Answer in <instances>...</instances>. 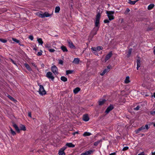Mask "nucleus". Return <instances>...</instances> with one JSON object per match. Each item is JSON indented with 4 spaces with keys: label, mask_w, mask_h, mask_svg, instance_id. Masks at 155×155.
Returning <instances> with one entry per match:
<instances>
[{
    "label": "nucleus",
    "mask_w": 155,
    "mask_h": 155,
    "mask_svg": "<svg viewBox=\"0 0 155 155\" xmlns=\"http://www.w3.org/2000/svg\"><path fill=\"white\" fill-rule=\"evenodd\" d=\"M106 13L109 19V20L111 21L114 19V11H106Z\"/></svg>",
    "instance_id": "f257e3e1"
},
{
    "label": "nucleus",
    "mask_w": 155,
    "mask_h": 155,
    "mask_svg": "<svg viewBox=\"0 0 155 155\" xmlns=\"http://www.w3.org/2000/svg\"><path fill=\"white\" fill-rule=\"evenodd\" d=\"M39 89L38 92L40 95H45L46 94V91L44 89L43 86L41 85H40Z\"/></svg>",
    "instance_id": "f03ea898"
},
{
    "label": "nucleus",
    "mask_w": 155,
    "mask_h": 155,
    "mask_svg": "<svg viewBox=\"0 0 155 155\" xmlns=\"http://www.w3.org/2000/svg\"><path fill=\"white\" fill-rule=\"evenodd\" d=\"M37 15L40 17L42 18H44L45 17H49L51 15L46 12H45L42 14L39 13L38 12L37 13Z\"/></svg>",
    "instance_id": "7ed1b4c3"
},
{
    "label": "nucleus",
    "mask_w": 155,
    "mask_h": 155,
    "mask_svg": "<svg viewBox=\"0 0 155 155\" xmlns=\"http://www.w3.org/2000/svg\"><path fill=\"white\" fill-rule=\"evenodd\" d=\"M51 70L52 72L55 75L58 74V69L57 67L55 65L51 66Z\"/></svg>",
    "instance_id": "20e7f679"
},
{
    "label": "nucleus",
    "mask_w": 155,
    "mask_h": 155,
    "mask_svg": "<svg viewBox=\"0 0 155 155\" xmlns=\"http://www.w3.org/2000/svg\"><path fill=\"white\" fill-rule=\"evenodd\" d=\"M100 17L101 15L99 13H98L96 16V21L95 22V26L98 27Z\"/></svg>",
    "instance_id": "39448f33"
},
{
    "label": "nucleus",
    "mask_w": 155,
    "mask_h": 155,
    "mask_svg": "<svg viewBox=\"0 0 155 155\" xmlns=\"http://www.w3.org/2000/svg\"><path fill=\"white\" fill-rule=\"evenodd\" d=\"M46 76L48 79H51L52 81H54V77L53 76V74L51 72L49 71L47 72Z\"/></svg>",
    "instance_id": "423d86ee"
},
{
    "label": "nucleus",
    "mask_w": 155,
    "mask_h": 155,
    "mask_svg": "<svg viewBox=\"0 0 155 155\" xmlns=\"http://www.w3.org/2000/svg\"><path fill=\"white\" fill-rule=\"evenodd\" d=\"M66 148L67 147L66 146H64L61 148L59 151V155H65V153L64 151Z\"/></svg>",
    "instance_id": "0eeeda50"
},
{
    "label": "nucleus",
    "mask_w": 155,
    "mask_h": 155,
    "mask_svg": "<svg viewBox=\"0 0 155 155\" xmlns=\"http://www.w3.org/2000/svg\"><path fill=\"white\" fill-rule=\"evenodd\" d=\"M114 106L113 105L110 104L108 107L105 110V112L107 114L109 113L110 111L111 110L114 109Z\"/></svg>",
    "instance_id": "6e6552de"
},
{
    "label": "nucleus",
    "mask_w": 155,
    "mask_h": 155,
    "mask_svg": "<svg viewBox=\"0 0 155 155\" xmlns=\"http://www.w3.org/2000/svg\"><path fill=\"white\" fill-rule=\"evenodd\" d=\"M110 69V67L109 66H107V68L104 69L103 71L100 74L101 76H103L106 73L108 72L109 71Z\"/></svg>",
    "instance_id": "1a4fd4ad"
},
{
    "label": "nucleus",
    "mask_w": 155,
    "mask_h": 155,
    "mask_svg": "<svg viewBox=\"0 0 155 155\" xmlns=\"http://www.w3.org/2000/svg\"><path fill=\"white\" fill-rule=\"evenodd\" d=\"M94 151V150H89L84 153H82L81 155H90Z\"/></svg>",
    "instance_id": "9d476101"
},
{
    "label": "nucleus",
    "mask_w": 155,
    "mask_h": 155,
    "mask_svg": "<svg viewBox=\"0 0 155 155\" xmlns=\"http://www.w3.org/2000/svg\"><path fill=\"white\" fill-rule=\"evenodd\" d=\"M112 53L111 51H110L109 52V53L107 54L105 57V61H106L108 59H109L112 56Z\"/></svg>",
    "instance_id": "9b49d317"
},
{
    "label": "nucleus",
    "mask_w": 155,
    "mask_h": 155,
    "mask_svg": "<svg viewBox=\"0 0 155 155\" xmlns=\"http://www.w3.org/2000/svg\"><path fill=\"white\" fill-rule=\"evenodd\" d=\"M89 120V118L87 114H85L83 115V120L85 121H87Z\"/></svg>",
    "instance_id": "f8f14e48"
},
{
    "label": "nucleus",
    "mask_w": 155,
    "mask_h": 155,
    "mask_svg": "<svg viewBox=\"0 0 155 155\" xmlns=\"http://www.w3.org/2000/svg\"><path fill=\"white\" fill-rule=\"evenodd\" d=\"M68 43L69 45V47L71 48L75 49V47L73 43L71 41H68Z\"/></svg>",
    "instance_id": "ddd939ff"
},
{
    "label": "nucleus",
    "mask_w": 155,
    "mask_h": 155,
    "mask_svg": "<svg viewBox=\"0 0 155 155\" xmlns=\"http://www.w3.org/2000/svg\"><path fill=\"white\" fill-rule=\"evenodd\" d=\"M91 49L92 52L95 55H98V53L97 51L96 50L95 47L92 48Z\"/></svg>",
    "instance_id": "4468645a"
},
{
    "label": "nucleus",
    "mask_w": 155,
    "mask_h": 155,
    "mask_svg": "<svg viewBox=\"0 0 155 155\" xmlns=\"http://www.w3.org/2000/svg\"><path fill=\"white\" fill-rule=\"evenodd\" d=\"M80 60L78 58H74V60L72 62L73 63L75 64H78L79 63Z\"/></svg>",
    "instance_id": "2eb2a0df"
},
{
    "label": "nucleus",
    "mask_w": 155,
    "mask_h": 155,
    "mask_svg": "<svg viewBox=\"0 0 155 155\" xmlns=\"http://www.w3.org/2000/svg\"><path fill=\"white\" fill-rule=\"evenodd\" d=\"M25 66L27 68V69L29 71H32V69L29 65L27 63H25L24 64Z\"/></svg>",
    "instance_id": "dca6fc26"
},
{
    "label": "nucleus",
    "mask_w": 155,
    "mask_h": 155,
    "mask_svg": "<svg viewBox=\"0 0 155 155\" xmlns=\"http://www.w3.org/2000/svg\"><path fill=\"white\" fill-rule=\"evenodd\" d=\"M13 126L15 128L17 132L18 133L20 132V129L16 124H14L13 125Z\"/></svg>",
    "instance_id": "f3484780"
},
{
    "label": "nucleus",
    "mask_w": 155,
    "mask_h": 155,
    "mask_svg": "<svg viewBox=\"0 0 155 155\" xmlns=\"http://www.w3.org/2000/svg\"><path fill=\"white\" fill-rule=\"evenodd\" d=\"M65 146L70 147H75L74 145L72 143H67Z\"/></svg>",
    "instance_id": "a211bd4d"
},
{
    "label": "nucleus",
    "mask_w": 155,
    "mask_h": 155,
    "mask_svg": "<svg viewBox=\"0 0 155 155\" xmlns=\"http://www.w3.org/2000/svg\"><path fill=\"white\" fill-rule=\"evenodd\" d=\"M132 48H130L129 49L128 53L127 54V58H129L132 52Z\"/></svg>",
    "instance_id": "6ab92c4d"
},
{
    "label": "nucleus",
    "mask_w": 155,
    "mask_h": 155,
    "mask_svg": "<svg viewBox=\"0 0 155 155\" xmlns=\"http://www.w3.org/2000/svg\"><path fill=\"white\" fill-rule=\"evenodd\" d=\"M80 89L79 87H77L74 89L73 90L74 93L75 94H77L80 91Z\"/></svg>",
    "instance_id": "aec40b11"
},
{
    "label": "nucleus",
    "mask_w": 155,
    "mask_h": 155,
    "mask_svg": "<svg viewBox=\"0 0 155 155\" xmlns=\"http://www.w3.org/2000/svg\"><path fill=\"white\" fill-rule=\"evenodd\" d=\"M61 48L64 52H67L68 51L66 47L64 45L62 46Z\"/></svg>",
    "instance_id": "412c9836"
},
{
    "label": "nucleus",
    "mask_w": 155,
    "mask_h": 155,
    "mask_svg": "<svg viewBox=\"0 0 155 155\" xmlns=\"http://www.w3.org/2000/svg\"><path fill=\"white\" fill-rule=\"evenodd\" d=\"M154 5L153 4H151L148 5L147 9L148 10H150L154 7Z\"/></svg>",
    "instance_id": "4be33fe9"
},
{
    "label": "nucleus",
    "mask_w": 155,
    "mask_h": 155,
    "mask_svg": "<svg viewBox=\"0 0 155 155\" xmlns=\"http://www.w3.org/2000/svg\"><path fill=\"white\" fill-rule=\"evenodd\" d=\"M7 97L11 101L15 102L17 101L16 100H15L13 97H12L10 95H7Z\"/></svg>",
    "instance_id": "5701e85b"
},
{
    "label": "nucleus",
    "mask_w": 155,
    "mask_h": 155,
    "mask_svg": "<svg viewBox=\"0 0 155 155\" xmlns=\"http://www.w3.org/2000/svg\"><path fill=\"white\" fill-rule=\"evenodd\" d=\"M106 101L105 99H103L101 100H100L99 101V105H103Z\"/></svg>",
    "instance_id": "b1692460"
},
{
    "label": "nucleus",
    "mask_w": 155,
    "mask_h": 155,
    "mask_svg": "<svg viewBox=\"0 0 155 155\" xmlns=\"http://www.w3.org/2000/svg\"><path fill=\"white\" fill-rule=\"evenodd\" d=\"M124 82L126 84L129 83L130 82V81L129 80V76H127L126 77V78L124 80Z\"/></svg>",
    "instance_id": "393cba45"
},
{
    "label": "nucleus",
    "mask_w": 155,
    "mask_h": 155,
    "mask_svg": "<svg viewBox=\"0 0 155 155\" xmlns=\"http://www.w3.org/2000/svg\"><path fill=\"white\" fill-rule=\"evenodd\" d=\"M91 135V134L90 133L86 132H85L84 134H83V135L84 136L86 137L87 136H89Z\"/></svg>",
    "instance_id": "a878e982"
},
{
    "label": "nucleus",
    "mask_w": 155,
    "mask_h": 155,
    "mask_svg": "<svg viewBox=\"0 0 155 155\" xmlns=\"http://www.w3.org/2000/svg\"><path fill=\"white\" fill-rule=\"evenodd\" d=\"M102 141V140H100L97 141L95 142L94 143V145L95 146H97L98 144L100 142Z\"/></svg>",
    "instance_id": "bb28decb"
},
{
    "label": "nucleus",
    "mask_w": 155,
    "mask_h": 155,
    "mask_svg": "<svg viewBox=\"0 0 155 155\" xmlns=\"http://www.w3.org/2000/svg\"><path fill=\"white\" fill-rule=\"evenodd\" d=\"M74 71L72 70H67L66 71V74L68 75L69 74H71Z\"/></svg>",
    "instance_id": "cd10ccee"
},
{
    "label": "nucleus",
    "mask_w": 155,
    "mask_h": 155,
    "mask_svg": "<svg viewBox=\"0 0 155 155\" xmlns=\"http://www.w3.org/2000/svg\"><path fill=\"white\" fill-rule=\"evenodd\" d=\"M37 41L38 43H39L41 45H42L43 43L42 39L41 38H38Z\"/></svg>",
    "instance_id": "c85d7f7f"
},
{
    "label": "nucleus",
    "mask_w": 155,
    "mask_h": 155,
    "mask_svg": "<svg viewBox=\"0 0 155 155\" xmlns=\"http://www.w3.org/2000/svg\"><path fill=\"white\" fill-rule=\"evenodd\" d=\"M128 3L130 5H134L135 3H136V1H132L131 0H129Z\"/></svg>",
    "instance_id": "c756f323"
},
{
    "label": "nucleus",
    "mask_w": 155,
    "mask_h": 155,
    "mask_svg": "<svg viewBox=\"0 0 155 155\" xmlns=\"http://www.w3.org/2000/svg\"><path fill=\"white\" fill-rule=\"evenodd\" d=\"M61 79L64 82L66 81H67V78L64 76H61Z\"/></svg>",
    "instance_id": "7c9ffc66"
},
{
    "label": "nucleus",
    "mask_w": 155,
    "mask_h": 155,
    "mask_svg": "<svg viewBox=\"0 0 155 155\" xmlns=\"http://www.w3.org/2000/svg\"><path fill=\"white\" fill-rule=\"evenodd\" d=\"M20 130H21L24 131H25L26 130L25 127L24 125H21L20 127Z\"/></svg>",
    "instance_id": "2f4dec72"
},
{
    "label": "nucleus",
    "mask_w": 155,
    "mask_h": 155,
    "mask_svg": "<svg viewBox=\"0 0 155 155\" xmlns=\"http://www.w3.org/2000/svg\"><path fill=\"white\" fill-rule=\"evenodd\" d=\"M60 10V8L59 6H57L55 8V12L58 13Z\"/></svg>",
    "instance_id": "473e14b6"
},
{
    "label": "nucleus",
    "mask_w": 155,
    "mask_h": 155,
    "mask_svg": "<svg viewBox=\"0 0 155 155\" xmlns=\"http://www.w3.org/2000/svg\"><path fill=\"white\" fill-rule=\"evenodd\" d=\"M10 130L11 134H12L13 135H14L16 134L14 130H13L11 127H10Z\"/></svg>",
    "instance_id": "72a5a7b5"
},
{
    "label": "nucleus",
    "mask_w": 155,
    "mask_h": 155,
    "mask_svg": "<svg viewBox=\"0 0 155 155\" xmlns=\"http://www.w3.org/2000/svg\"><path fill=\"white\" fill-rule=\"evenodd\" d=\"M137 66H140V59H137Z\"/></svg>",
    "instance_id": "f704fd0d"
},
{
    "label": "nucleus",
    "mask_w": 155,
    "mask_h": 155,
    "mask_svg": "<svg viewBox=\"0 0 155 155\" xmlns=\"http://www.w3.org/2000/svg\"><path fill=\"white\" fill-rule=\"evenodd\" d=\"M12 40L13 41L15 42L18 43H19V41L18 39H17L16 38H12Z\"/></svg>",
    "instance_id": "c9c22d12"
},
{
    "label": "nucleus",
    "mask_w": 155,
    "mask_h": 155,
    "mask_svg": "<svg viewBox=\"0 0 155 155\" xmlns=\"http://www.w3.org/2000/svg\"><path fill=\"white\" fill-rule=\"evenodd\" d=\"M103 48L102 46H99L97 47V48H96V50L98 51H99L101 50H102Z\"/></svg>",
    "instance_id": "e433bc0d"
},
{
    "label": "nucleus",
    "mask_w": 155,
    "mask_h": 155,
    "mask_svg": "<svg viewBox=\"0 0 155 155\" xmlns=\"http://www.w3.org/2000/svg\"><path fill=\"white\" fill-rule=\"evenodd\" d=\"M145 129V127H144V126H143L139 128V130L142 131Z\"/></svg>",
    "instance_id": "4c0bfd02"
},
{
    "label": "nucleus",
    "mask_w": 155,
    "mask_h": 155,
    "mask_svg": "<svg viewBox=\"0 0 155 155\" xmlns=\"http://www.w3.org/2000/svg\"><path fill=\"white\" fill-rule=\"evenodd\" d=\"M0 41L2 42L5 43L7 41V40L5 39L0 38Z\"/></svg>",
    "instance_id": "58836bf2"
},
{
    "label": "nucleus",
    "mask_w": 155,
    "mask_h": 155,
    "mask_svg": "<svg viewBox=\"0 0 155 155\" xmlns=\"http://www.w3.org/2000/svg\"><path fill=\"white\" fill-rule=\"evenodd\" d=\"M130 11V10L128 8H127L124 12V14L125 15L127 14Z\"/></svg>",
    "instance_id": "ea45409f"
},
{
    "label": "nucleus",
    "mask_w": 155,
    "mask_h": 155,
    "mask_svg": "<svg viewBox=\"0 0 155 155\" xmlns=\"http://www.w3.org/2000/svg\"><path fill=\"white\" fill-rule=\"evenodd\" d=\"M140 107L139 105H138L136 107L134 108V110H139Z\"/></svg>",
    "instance_id": "a19ab883"
},
{
    "label": "nucleus",
    "mask_w": 155,
    "mask_h": 155,
    "mask_svg": "<svg viewBox=\"0 0 155 155\" xmlns=\"http://www.w3.org/2000/svg\"><path fill=\"white\" fill-rule=\"evenodd\" d=\"M42 51L41 50L40 51L38 52L37 54V55L38 56H40L42 55Z\"/></svg>",
    "instance_id": "79ce46f5"
},
{
    "label": "nucleus",
    "mask_w": 155,
    "mask_h": 155,
    "mask_svg": "<svg viewBox=\"0 0 155 155\" xmlns=\"http://www.w3.org/2000/svg\"><path fill=\"white\" fill-rule=\"evenodd\" d=\"M129 149V147H124L122 149V150L124 151H126L128 150Z\"/></svg>",
    "instance_id": "37998d69"
},
{
    "label": "nucleus",
    "mask_w": 155,
    "mask_h": 155,
    "mask_svg": "<svg viewBox=\"0 0 155 155\" xmlns=\"http://www.w3.org/2000/svg\"><path fill=\"white\" fill-rule=\"evenodd\" d=\"M48 50L51 52H53L55 51V50L53 49L49 48L48 49Z\"/></svg>",
    "instance_id": "c03bdc74"
},
{
    "label": "nucleus",
    "mask_w": 155,
    "mask_h": 155,
    "mask_svg": "<svg viewBox=\"0 0 155 155\" xmlns=\"http://www.w3.org/2000/svg\"><path fill=\"white\" fill-rule=\"evenodd\" d=\"M28 38L30 39L31 41L33 40L34 39L32 35L29 36Z\"/></svg>",
    "instance_id": "a18cd8bd"
},
{
    "label": "nucleus",
    "mask_w": 155,
    "mask_h": 155,
    "mask_svg": "<svg viewBox=\"0 0 155 155\" xmlns=\"http://www.w3.org/2000/svg\"><path fill=\"white\" fill-rule=\"evenodd\" d=\"M63 62L62 60H59L58 63L59 64H61V65H63Z\"/></svg>",
    "instance_id": "49530a36"
},
{
    "label": "nucleus",
    "mask_w": 155,
    "mask_h": 155,
    "mask_svg": "<svg viewBox=\"0 0 155 155\" xmlns=\"http://www.w3.org/2000/svg\"><path fill=\"white\" fill-rule=\"evenodd\" d=\"M109 19L108 20L107 19H105V20H104V22L105 23H108L109 22Z\"/></svg>",
    "instance_id": "de8ad7c7"
},
{
    "label": "nucleus",
    "mask_w": 155,
    "mask_h": 155,
    "mask_svg": "<svg viewBox=\"0 0 155 155\" xmlns=\"http://www.w3.org/2000/svg\"><path fill=\"white\" fill-rule=\"evenodd\" d=\"M11 61L14 64H15L16 65H17V64H16V63L13 59H11Z\"/></svg>",
    "instance_id": "09e8293b"
},
{
    "label": "nucleus",
    "mask_w": 155,
    "mask_h": 155,
    "mask_svg": "<svg viewBox=\"0 0 155 155\" xmlns=\"http://www.w3.org/2000/svg\"><path fill=\"white\" fill-rule=\"evenodd\" d=\"M144 127H145V129L147 130H148L149 129V127L147 124H146Z\"/></svg>",
    "instance_id": "8fccbe9b"
},
{
    "label": "nucleus",
    "mask_w": 155,
    "mask_h": 155,
    "mask_svg": "<svg viewBox=\"0 0 155 155\" xmlns=\"http://www.w3.org/2000/svg\"><path fill=\"white\" fill-rule=\"evenodd\" d=\"M150 113L151 114H155V110L154 111H152L150 112Z\"/></svg>",
    "instance_id": "3c124183"
},
{
    "label": "nucleus",
    "mask_w": 155,
    "mask_h": 155,
    "mask_svg": "<svg viewBox=\"0 0 155 155\" xmlns=\"http://www.w3.org/2000/svg\"><path fill=\"white\" fill-rule=\"evenodd\" d=\"M78 134V132L76 131V132H75L73 133H72V134L74 135L75 134Z\"/></svg>",
    "instance_id": "603ef678"
},
{
    "label": "nucleus",
    "mask_w": 155,
    "mask_h": 155,
    "mask_svg": "<svg viewBox=\"0 0 155 155\" xmlns=\"http://www.w3.org/2000/svg\"><path fill=\"white\" fill-rule=\"evenodd\" d=\"M28 116L30 117H31V112H28Z\"/></svg>",
    "instance_id": "864d4df0"
},
{
    "label": "nucleus",
    "mask_w": 155,
    "mask_h": 155,
    "mask_svg": "<svg viewBox=\"0 0 155 155\" xmlns=\"http://www.w3.org/2000/svg\"><path fill=\"white\" fill-rule=\"evenodd\" d=\"M138 155H144V152H142L140 153Z\"/></svg>",
    "instance_id": "5fc2aeb1"
},
{
    "label": "nucleus",
    "mask_w": 155,
    "mask_h": 155,
    "mask_svg": "<svg viewBox=\"0 0 155 155\" xmlns=\"http://www.w3.org/2000/svg\"><path fill=\"white\" fill-rule=\"evenodd\" d=\"M116 154L115 153H112L111 154H110L109 155H115Z\"/></svg>",
    "instance_id": "6e6d98bb"
},
{
    "label": "nucleus",
    "mask_w": 155,
    "mask_h": 155,
    "mask_svg": "<svg viewBox=\"0 0 155 155\" xmlns=\"http://www.w3.org/2000/svg\"><path fill=\"white\" fill-rule=\"evenodd\" d=\"M140 131V130H139V128L136 131V132L137 134L139 133V131Z\"/></svg>",
    "instance_id": "4d7b16f0"
},
{
    "label": "nucleus",
    "mask_w": 155,
    "mask_h": 155,
    "mask_svg": "<svg viewBox=\"0 0 155 155\" xmlns=\"http://www.w3.org/2000/svg\"><path fill=\"white\" fill-rule=\"evenodd\" d=\"M32 65L35 67H36L35 64L34 63H32Z\"/></svg>",
    "instance_id": "13d9d810"
},
{
    "label": "nucleus",
    "mask_w": 155,
    "mask_h": 155,
    "mask_svg": "<svg viewBox=\"0 0 155 155\" xmlns=\"http://www.w3.org/2000/svg\"><path fill=\"white\" fill-rule=\"evenodd\" d=\"M152 155H155V151L154 152H152Z\"/></svg>",
    "instance_id": "bf43d9fd"
},
{
    "label": "nucleus",
    "mask_w": 155,
    "mask_h": 155,
    "mask_svg": "<svg viewBox=\"0 0 155 155\" xmlns=\"http://www.w3.org/2000/svg\"><path fill=\"white\" fill-rule=\"evenodd\" d=\"M19 45H21V46H23V45L21 44V43L20 42V41H19V43H18Z\"/></svg>",
    "instance_id": "052dcab7"
},
{
    "label": "nucleus",
    "mask_w": 155,
    "mask_h": 155,
    "mask_svg": "<svg viewBox=\"0 0 155 155\" xmlns=\"http://www.w3.org/2000/svg\"><path fill=\"white\" fill-rule=\"evenodd\" d=\"M140 67V66H137V70H138L139 69V68Z\"/></svg>",
    "instance_id": "680f3d73"
},
{
    "label": "nucleus",
    "mask_w": 155,
    "mask_h": 155,
    "mask_svg": "<svg viewBox=\"0 0 155 155\" xmlns=\"http://www.w3.org/2000/svg\"><path fill=\"white\" fill-rule=\"evenodd\" d=\"M153 96L155 98V92H154L153 93Z\"/></svg>",
    "instance_id": "e2e57ef3"
},
{
    "label": "nucleus",
    "mask_w": 155,
    "mask_h": 155,
    "mask_svg": "<svg viewBox=\"0 0 155 155\" xmlns=\"http://www.w3.org/2000/svg\"><path fill=\"white\" fill-rule=\"evenodd\" d=\"M139 1V0H136L135 1H136V2H138Z\"/></svg>",
    "instance_id": "0e129e2a"
},
{
    "label": "nucleus",
    "mask_w": 155,
    "mask_h": 155,
    "mask_svg": "<svg viewBox=\"0 0 155 155\" xmlns=\"http://www.w3.org/2000/svg\"><path fill=\"white\" fill-rule=\"evenodd\" d=\"M153 126L154 127H155V122L154 123V124H153Z\"/></svg>",
    "instance_id": "69168bd1"
},
{
    "label": "nucleus",
    "mask_w": 155,
    "mask_h": 155,
    "mask_svg": "<svg viewBox=\"0 0 155 155\" xmlns=\"http://www.w3.org/2000/svg\"><path fill=\"white\" fill-rule=\"evenodd\" d=\"M96 34V33H94V35H95Z\"/></svg>",
    "instance_id": "338daca9"
},
{
    "label": "nucleus",
    "mask_w": 155,
    "mask_h": 155,
    "mask_svg": "<svg viewBox=\"0 0 155 155\" xmlns=\"http://www.w3.org/2000/svg\"><path fill=\"white\" fill-rule=\"evenodd\" d=\"M1 59L0 58V62H1Z\"/></svg>",
    "instance_id": "774afa93"
}]
</instances>
